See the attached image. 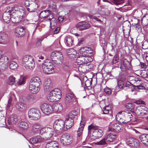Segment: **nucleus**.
Instances as JSON below:
<instances>
[{
  "label": "nucleus",
  "mask_w": 148,
  "mask_h": 148,
  "mask_svg": "<svg viewBox=\"0 0 148 148\" xmlns=\"http://www.w3.org/2000/svg\"><path fill=\"white\" fill-rule=\"evenodd\" d=\"M64 69L66 71V73H71L70 72V69L69 66L66 65H64Z\"/></svg>",
  "instance_id": "61"
},
{
  "label": "nucleus",
  "mask_w": 148,
  "mask_h": 148,
  "mask_svg": "<svg viewBox=\"0 0 148 148\" xmlns=\"http://www.w3.org/2000/svg\"><path fill=\"white\" fill-rule=\"evenodd\" d=\"M111 129L113 130H115L117 132L121 129V127L118 125L117 124L114 123L112 125ZM110 131H112V130H111ZM109 131H110V130H109Z\"/></svg>",
  "instance_id": "49"
},
{
  "label": "nucleus",
  "mask_w": 148,
  "mask_h": 148,
  "mask_svg": "<svg viewBox=\"0 0 148 148\" xmlns=\"http://www.w3.org/2000/svg\"><path fill=\"white\" fill-rule=\"evenodd\" d=\"M28 115L30 119L34 120L39 119L41 116L40 110L36 108L30 109L28 112Z\"/></svg>",
  "instance_id": "7"
},
{
  "label": "nucleus",
  "mask_w": 148,
  "mask_h": 148,
  "mask_svg": "<svg viewBox=\"0 0 148 148\" xmlns=\"http://www.w3.org/2000/svg\"><path fill=\"white\" fill-rule=\"evenodd\" d=\"M26 101L30 103H34L35 101V97L32 95H29L27 97Z\"/></svg>",
  "instance_id": "46"
},
{
  "label": "nucleus",
  "mask_w": 148,
  "mask_h": 148,
  "mask_svg": "<svg viewBox=\"0 0 148 148\" xmlns=\"http://www.w3.org/2000/svg\"><path fill=\"white\" fill-rule=\"evenodd\" d=\"M27 78V77L26 75H21L19 80V84L20 85L24 84L25 81Z\"/></svg>",
  "instance_id": "45"
},
{
  "label": "nucleus",
  "mask_w": 148,
  "mask_h": 148,
  "mask_svg": "<svg viewBox=\"0 0 148 148\" xmlns=\"http://www.w3.org/2000/svg\"><path fill=\"white\" fill-rule=\"evenodd\" d=\"M25 3L27 10L30 12H34L38 8V5L36 0H26Z\"/></svg>",
  "instance_id": "8"
},
{
  "label": "nucleus",
  "mask_w": 148,
  "mask_h": 148,
  "mask_svg": "<svg viewBox=\"0 0 148 148\" xmlns=\"http://www.w3.org/2000/svg\"><path fill=\"white\" fill-rule=\"evenodd\" d=\"M8 36L5 33L3 32H0V41L2 40H5L7 38ZM0 44H2V43L0 42Z\"/></svg>",
  "instance_id": "47"
},
{
  "label": "nucleus",
  "mask_w": 148,
  "mask_h": 148,
  "mask_svg": "<svg viewBox=\"0 0 148 148\" xmlns=\"http://www.w3.org/2000/svg\"><path fill=\"white\" fill-rule=\"evenodd\" d=\"M50 57L53 63L58 65L61 64L63 63V55L60 51L52 52L51 54Z\"/></svg>",
  "instance_id": "4"
},
{
  "label": "nucleus",
  "mask_w": 148,
  "mask_h": 148,
  "mask_svg": "<svg viewBox=\"0 0 148 148\" xmlns=\"http://www.w3.org/2000/svg\"><path fill=\"white\" fill-rule=\"evenodd\" d=\"M139 139L143 144L148 146V134L141 135L139 136Z\"/></svg>",
  "instance_id": "29"
},
{
  "label": "nucleus",
  "mask_w": 148,
  "mask_h": 148,
  "mask_svg": "<svg viewBox=\"0 0 148 148\" xmlns=\"http://www.w3.org/2000/svg\"><path fill=\"white\" fill-rule=\"evenodd\" d=\"M44 89L45 91H50L52 88L53 84L52 81L49 78L46 79L44 83Z\"/></svg>",
  "instance_id": "19"
},
{
  "label": "nucleus",
  "mask_w": 148,
  "mask_h": 148,
  "mask_svg": "<svg viewBox=\"0 0 148 148\" xmlns=\"http://www.w3.org/2000/svg\"><path fill=\"white\" fill-rule=\"evenodd\" d=\"M85 124V119L82 118L80 121L79 127L77 131V138L79 139H81L82 138V132L84 127Z\"/></svg>",
  "instance_id": "20"
},
{
  "label": "nucleus",
  "mask_w": 148,
  "mask_h": 148,
  "mask_svg": "<svg viewBox=\"0 0 148 148\" xmlns=\"http://www.w3.org/2000/svg\"><path fill=\"white\" fill-rule=\"evenodd\" d=\"M52 108L53 109V112L57 113H59L63 109L62 107L60 104H56L53 106Z\"/></svg>",
  "instance_id": "34"
},
{
  "label": "nucleus",
  "mask_w": 148,
  "mask_h": 148,
  "mask_svg": "<svg viewBox=\"0 0 148 148\" xmlns=\"http://www.w3.org/2000/svg\"><path fill=\"white\" fill-rule=\"evenodd\" d=\"M88 137H89L90 134L92 133V135L90 136V138L92 140L98 139L103 135V131L99 129L97 126L91 124L88 126Z\"/></svg>",
  "instance_id": "1"
},
{
  "label": "nucleus",
  "mask_w": 148,
  "mask_h": 148,
  "mask_svg": "<svg viewBox=\"0 0 148 148\" xmlns=\"http://www.w3.org/2000/svg\"><path fill=\"white\" fill-rule=\"evenodd\" d=\"M110 109V108L109 105L105 106L102 109V111L104 114H108L109 110Z\"/></svg>",
  "instance_id": "52"
},
{
  "label": "nucleus",
  "mask_w": 148,
  "mask_h": 148,
  "mask_svg": "<svg viewBox=\"0 0 148 148\" xmlns=\"http://www.w3.org/2000/svg\"><path fill=\"white\" fill-rule=\"evenodd\" d=\"M10 80L9 84L10 85L14 84L15 82V78L14 77L11 76L10 77Z\"/></svg>",
  "instance_id": "59"
},
{
  "label": "nucleus",
  "mask_w": 148,
  "mask_h": 148,
  "mask_svg": "<svg viewBox=\"0 0 148 148\" xmlns=\"http://www.w3.org/2000/svg\"><path fill=\"white\" fill-rule=\"evenodd\" d=\"M64 123V130H66L70 128L73 125L74 120L72 118H69L66 119Z\"/></svg>",
  "instance_id": "22"
},
{
  "label": "nucleus",
  "mask_w": 148,
  "mask_h": 148,
  "mask_svg": "<svg viewBox=\"0 0 148 148\" xmlns=\"http://www.w3.org/2000/svg\"><path fill=\"white\" fill-rule=\"evenodd\" d=\"M79 51L81 53H91L92 52V50L91 48L87 47H83L80 49Z\"/></svg>",
  "instance_id": "41"
},
{
  "label": "nucleus",
  "mask_w": 148,
  "mask_h": 148,
  "mask_svg": "<svg viewBox=\"0 0 148 148\" xmlns=\"http://www.w3.org/2000/svg\"><path fill=\"white\" fill-rule=\"evenodd\" d=\"M126 107L127 109L132 110L134 109V106L132 103H129L126 106Z\"/></svg>",
  "instance_id": "58"
},
{
  "label": "nucleus",
  "mask_w": 148,
  "mask_h": 148,
  "mask_svg": "<svg viewBox=\"0 0 148 148\" xmlns=\"http://www.w3.org/2000/svg\"><path fill=\"white\" fill-rule=\"evenodd\" d=\"M62 95L61 90L58 88H55L51 91L47 98L49 101H57L61 98Z\"/></svg>",
  "instance_id": "5"
},
{
  "label": "nucleus",
  "mask_w": 148,
  "mask_h": 148,
  "mask_svg": "<svg viewBox=\"0 0 148 148\" xmlns=\"http://www.w3.org/2000/svg\"><path fill=\"white\" fill-rule=\"evenodd\" d=\"M92 78H89L88 79L87 78V80H86L84 82V84H84L87 87H90L92 84Z\"/></svg>",
  "instance_id": "53"
},
{
  "label": "nucleus",
  "mask_w": 148,
  "mask_h": 148,
  "mask_svg": "<svg viewBox=\"0 0 148 148\" xmlns=\"http://www.w3.org/2000/svg\"><path fill=\"white\" fill-rule=\"evenodd\" d=\"M52 15L50 13L49 10H44L42 11L40 14V17L41 18H45L47 21L49 17H51Z\"/></svg>",
  "instance_id": "25"
},
{
  "label": "nucleus",
  "mask_w": 148,
  "mask_h": 148,
  "mask_svg": "<svg viewBox=\"0 0 148 148\" xmlns=\"http://www.w3.org/2000/svg\"><path fill=\"white\" fill-rule=\"evenodd\" d=\"M78 114V112H77L75 110H73L69 114V118L73 119V118H74L75 116H76Z\"/></svg>",
  "instance_id": "50"
},
{
  "label": "nucleus",
  "mask_w": 148,
  "mask_h": 148,
  "mask_svg": "<svg viewBox=\"0 0 148 148\" xmlns=\"http://www.w3.org/2000/svg\"><path fill=\"white\" fill-rule=\"evenodd\" d=\"M105 92L107 95H110L111 93L112 90L110 88L106 87L104 88Z\"/></svg>",
  "instance_id": "56"
},
{
  "label": "nucleus",
  "mask_w": 148,
  "mask_h": 148,
  "mask_svg": "<svg viewBox=\"0 0 148 148\" xmlns=\"http://www.w3.org/2000/svg\"><path fill=\"white\" fill-rule=\"evenodd\" d=\"M106 138H104L102 140H101L99 142H97L96 144L99 145H105L107 144V143L105 141Z\"/></svg>",
  "instance_id": "54"
},
{
  "label": "nucleus",
  "mask_w": 148,
  "mask_h": 148,
  "mask_svg": "<svg viewBox=\"0 0 148 148\" xmlns=\"http://www.w3.org/2000/svg\"><path fill=\"white\" fill-rule=\"evenodd\" d=\"M7 61L5 62V59L3 58H0V72H3L7 68L8 62V58L6 57Z\"/></svg>",
  "instance_id": "18"
},
{
  "label": "nucleus",
  "mask_w": 148,
  "mask_h": 148,
  "mask_svg": "<svg viewBox=\"0 0 148 148\" xmlns=\"http://www.w3.org/2000/svg\"><path fill=\"white\" fill-rule=\"evenodd\" d=\"M132 113L129 112L123 111L118 113L116 116V120L122 125H126L132 119Z\"/></svg>",
  "instance_id": "2"
},
{
  "label": "nucleus",
  "mask_w": 148,
  "mask_h": 148,
  "mask_svg": "<svg viewBox=\"0 0 148 148\" xmlns=\"http://www.w3.org/2000/svg\"><path fill=\"white\" fill-rule=\"evenodd\" d=\"M30 83L33 84L37 86H40L41 82L40 78L37 77H32L31 79Z\"/></svg>",
  "instance_id": "32"
},
{
  "label": "nucleus",
  "mask_w": 148,
  "mask_h": 148,
  "mask_svg": "<svg viewBox=\"0 0 148 148\" xmlns=\"http://www.w3.org/2000/svg\"><path fill=\"white\" fill-rule=\"evenodd\" d=\"M86 66V64L79 65L78 67V70L81 72L84 73L85 71V68Z\"/></svg>",
  "instance_id": "55"
},
{
  "label": "nucleus",
  "mask_w": 148,
  "mask_h": 148,
  "mask_svg": "<svg viewBox=\"0 0 148 148\" xmlns=\"http://www.w3.org/2000/svg\"><path fill=\"white\" fill-rule=\"evenodd\" d=\"M15 32L16 36H22L25 34V28L23 26H18L16 28Z\"/></svg>",
  "instance_id": "26"
},
{
  "label": "nucleus",
  "mask_w": 148,
  "mask_h": 148,
  "mask_svg": "<svg viewBox=\"0 0 148 148\" xmlns=\"http://www.w3.org/2000/svg\"><path fill=\"white\" fill-rule=\"evenodd\" d=\"M136 87L139 89H143L145 88V86L143 84H140L136 86Z\"/></svg>",
  "instance_id": "63"
},
{
  "label": "nucleus",
  "mask_w": 148,
  "mask_h": 148,
  "mask_svg": "<svg viewBox=\"0 0 148 148\" xmlns=\"http://www.w3.org/2000/svg\"><path fill=\"white\" fill-rule=\"evenodd\" d=\"M64 41L68 47L72 46L73 40L72 37L69 36H67L66 37Z\"/></svg>",
  "instance_id": "37"
},
{
  "label": "nucleus",
  "mask_w": 148,
  "mask_h": 148,
  "mask_svg": "<svg viewBox=\"0 0 148 148\" xmlns=\"http://www.w3.org/2000/svg\"><path fill=\"white\" fill-rule=\"evenodd\" d=\"M16 107L21 111H25L27 109L26 105L22 103H21L20 104L19 103L16 104Z\"/></svg>",
  "instance_id": "40"
},
{
  "label": "nucleus",
  "mask_w": 148,
  "mask_h": 148,
  "mask_svg": "<svg viewBox=\"0 0 148 148\" xmlns=\"http://www.w3.org/2000/svg\"><path fill=\"white\" fill-rule=\"evenodd\" d=\"M17 120V117L16 116L12 115L8 118V122L9 125H11L15 124Z\"/></svg>",
  "instance_id": "31"
},
{
  "label": "nucleus",
  "mask_w": 148,
  "mask_h": 148,
  "mask_svg": "<svg viewBox=\"0 0 148 148\" xmlns=\"http://www.w3.org/2000/svg\"><path fill=\"white\" fill-rule=\"evenodd\" d=\"M14 10H9L8 11L6 10L3 14V18L4 21L9 23L10 20H11L12 15L14 13Z\"/></svg>",
  "instance_id": "16"
},
{
  "label": "nucleus",
  "mask_w": 148,
  "mask_h": 148,
  "mask_svg": "<svg viewBox=\"0 0 148 148\" xmlns=\"http://www.w3.org/2000/svg\"><path fill=\"white\" fill-rule=\"evenodd\" d=\"M18 126L20 128L23 129H27L29 127L28 123L25 121H22L20 122L18 124Z\"/></svg>",
  "instance_id": "44"
},
{
  "label": "nucleus",
  "mask_w": 148,
  "mask_h": 148,
  "mask_svg": "<svg viewBox=\"0 0 148 148\" xmlns=\"http://www.w3.org/2000/svg\"><path fill=\"white\" fill-rule=\"evenodd\" d=\"M142 48L143 49H147L148 48V41L145 40L143 42Z\"/></svg>",
  "instance_id": "57"
},
{
  "label": "nucleus",
  "mask_w": 148,
  "mask_h": 148,
  "mask_svg": "<svg viewBox=\"0 0 148 148\" xmlns=\"http://www.w3.org/2000/svg\"><path fill=\"white\" fill-rule=\"evenodd\" d=\"M22 63L26 68L33 69L35 66V63L33 57L28 55L25 56L23 58Z\"/></svg>",
  "instance_id": "3"
},
{
  "label": "nucleus",
  "mask_w": 148,
  "mask_h": 148,
  "mask_svg": "<svg viewBox=\"0 0 148 148\" xmlns=\"http://www.w3.org/2000/svg\"><path fill=\"white\" fill-rule=\"evenodd\" d=\"M39 132L40 134L41 135L45 133H47V134H49V136L47 138V140L50 139L54 134V132L53 130L50 127H45L42 128L41 127Z\"/></svg>",
  "instance_id": "15"
},
{
  "label": "nucleus",
  "mask_w": 148,
  "mask_h": 148,
  "mask_svg": "<svg viewBox=\"0 0 148 148\" xmlns=\"http://www.w3.org/2000/svg\"><path fill=\"white\" fill-rule=\"evenodd\" d=\"M76 101V98L73 92H70L66 94L64 99L66 104L71 103Z\"/></svg>",
  "instance_id": "11"
},
{
  "label": "nucleus",
  "mask_w": 148,
  "mask_h": 148,
  "mask_svg": "<svg viewBox=\"0 0 148 148\" xmlns=\"http://www.w3.org/2000/svg\"><path fill=\"white\" fill-rule=\"evenodd\" d=\"M91 18L92 19H93L96 20L97 21L101 23H102V21L99 19L97 17L91 16Z\"/></svg>",
  "instance_id": "64"
},
{
  "label": "nucleus",
  "mask_w": 148,
  "mask_h": 148,
  "mask_svg": "<svg viewBox=\"0 0 148 148\" xmlns=\"http://www.w3.org/2000/svg\"><path fill=\"white\" fill-rule=\"evenodd\" d=\"M48 21H50V27L52 29H54L56 26L57 23L56 20L55 18H53V16L51 17H49Z\"/></svg>",
  "instance_id": "36"
},
{
  "label": "nucleus",
  "mask_w": 148,
  "mask_h": 148,
  "mask_svg": "<svg viewBox=\"0 0 148 148\" xmlns=\"http://www.w3.org/2000/svg\"><path fill=\"white\" fill-rule=\"evenodd\" d=\"M43 140V139L40 136H34L30 139V142L32 144L41 143Z\"/></svg>",
  "instance_id": "27"
},
{
  "label": "nucleus",
  "mask_w": 148,
  "mask_h": 148,
  "mask_svg": "<svg viewBox=\"0 0 148 148\" xmlns=\"http://www.w3.org/2000/svg\"><path fill=\"white\" fill-rule=\"evenodd\" d=\"M9 98L8 100V104L7 106L6 107V109L7 110L10 109L12 108V104L11 103L12 98L11 97V95H9Z\"/></svg>",
  "instance_id": "48"
},
{
  "label": "nucleus",
  "mask_w": 148,
  "mask_h": 148,
  "mask_svg": "<svg viewBox=\"0 0 148 148\" xmlns=\"http://www.w3.org/2000/svg\"><path fill=\"white\" fill-rule=\"evenodd\" d=\"M67 53L69 57L73 58H75L77 52L73 48H70L67 50Z\"/></svg>",
  "instance_id": "35"
},
{
  "label": "nucleus",
  "mask_w": 148,
  "mask_h": 148,
  "mask_svg": "<svg viewBox=\"0 0 148 148\" xmlns=\"http://www.w3.org/2000/svg\"><path fill=\"white\" fill-rule=\"evenodd\" d=\"M116 137V134L113 133H110L107 135L106 138L107 142L110 143L113 141Z\"/></svg>",
  "instance_id": "33"
},
{
  "label": "nucleus",
  "mask_w": 148,
  "mask_h": 148,
  "mask_svg": "<svg viewBox=\"0 0 148 148\" xmlns=\"http://www.w3.org/2000/svg\"><path fill=\"white\" fill-rule=\"evenodd\" d=\"M41 126L40 124L38 123H34L32 125V132L37 133L39 132Z\"/></svg>",
  "instance_id": "30"
},
{
  "label": "nucleus",
  "mask_w": 148,
  "mask_h": 148,
  "mask_svg": "<svg viewBox=\"0 0 148 148\" xmlns=\"http://www.w3.org/2000/svg\"><path fill=\"white\" fill-rule=\"evenodd\" d=\"M90 27V24L85 21L82 22L78 23L76 25V28L77 30H83L87 29Z\"/></svg>",
  "instance_id": "21"
},
{
  "label": "nucleus",
  "mask_w": 148,
  "mask_h": 148,
  "mask_svg": "<svg viewBox=\"0 0 148 148\" xmlns=\"http://www.w3.org/2000/svg\"><path fill=\"white\" fill-rule=\"evenodd\" d=\"M76 62L79 65L86 64V61L84 56L79 57L77 58L76 60Z\"/></svg>",
  "instance_id": "38"
},
{
  "label": "nucleus",
  "mask_w": 148,
  "mask_h": 148,
  "mask_svg": "<svg viewBox=\"0 0 148 148\" xmlns=\"http://www.w3.org/2000/svg\"><path fill=\"white\" fill-rule=\"evenodd\" d=\"M29 91L32 93L36 94L40 90V86H37L33 84L29 83Z\"/></svg>",
  "instance_id": "23"
},
{
  "label": "nucleus",
  "mask_w": 148,
  "mask_h": 148,
  "mask_svg": "<svg viewBox=\"0 0 148 148\" xmlns=\"http://www.w3.org/2000/svg\"><path fill=\"white\" fill-rule=\"evenodd\" d=\"M142 23L143 26H146L148 24V14H146L142 18Z\"/></svg>",
  "instance_id": "43"
},
{
  "label": "nucleus",
  "mask_w": 148,
  "mask_h": 148,
  "mask_svg": "<svg viewBox=\"0 0 148 148\" xmlns=\"http://www.w3.org/2000/svg\"><path fill=\"white\" fill-rule=\"evenodd\" d=\"M137 104H141L144 103V101L141 100H139L135 101V102Z\"/></svg>",
  "instance_id": "62"
},
{
  "label": "nucleus",
  "mask_w": 148,
  "mask_h": 148,
  "mask_svg": "<svg viewBox=\"0 0 148 148\" xmlns=\"http://www.w3.org/2000/svg\"><path fill=\"white\" fill-rule=\"evenodd\" d=\"M59 145L56 141H53L48 142L46 145L45 148H58Z\"/></svg>",
  "instance_id": "28"
},
{
  "label": "nucleus",
  "mask_w": 148,
  "mask_h": 148,
  "mask_svg": "<svg viewBox=\"0 0 148 148\" xmlns=\"http://www.w3.org/2000/svg\"><path fill=\"white\" fill-rule=\"evenodd\" d=\"M40 108L42 112L45 114H49L53 112V109L51 106L47 103H42L40 106Z\"/></svg>",
  "instance_id": "12"
},
{
  "label": "nucleus",
  "mask_w": 148,
  "mask_h": 148,
  "mask_svg": "<svg viewBox=\"0 0 148 148\" xmlns=\"http://www.w3.org/2000/svg\"><path fill=\"white\" fill-rule=\"evenodd\" d=\"M135 112L138 115L143 116L148 114V109L144 106H140L136 108Z\"/></svg>",
  "instance_id": "13"
},
{
  "label": "nucleus",
  "mask_w": 148,
  "mask_h": 148,
  "mask_svg": "<svg viewBox=\"0 0 148 148\" xmlns=\"http://www.w3.org/2000/svg\"><path fill=\"white\" fill-rule=\"evenodd\" d=\"M124 86V83L121 80L118 81L117 82V86L115 87V89L114 90V93L119 91L120 90V89L123 88Z\"/></svg>",
  "instance_id": "39"
},
{
  "label": "nucleus",
  "mask_w": 148,
  "mask_h": 148,
  "mask_svg": "<svg viewBox=\"0 0 148 148\" xmlns=\"http://www.w3.org/2000/svg\"><path fill=\"white\" fill-rule=\"evenodd\" d=\"M54 66L48 60H46L42 64V70L44 73L46 74H51L55 73Z\"/></svg>",
  "instance_id": "6"
},
{
  "label": "nucleus",
  "mask_w": 148,
  "mask_h": 148,
  "mask_svg": "<svg viewBox=\"0 0 148 148\" xmlns=\"http://www.w3.org/2000/svg\"><path fill=\"white\" fill-rule=\"evenodd\" d=\"M19 12L17 11L14 14L12 15L11 21L14 23H16L20 22L23 19V16Z\"/></svg>",
  "instance_id": "17"
},
{
  "label": "nucleus",
  "mask_w": 148,
  "mask_h": 148,
  "mask_svg": "<svg viewBox=\"0 0 148 148\" xmlns=\"http://www.w3.org/2000/svg\"><path fill=\"white\" fill-rule=\"evenodd\" d=\"M18 66V64L15 62L12 61L10 62V68L11 69H15Z\"/></svg>",
  "instance_id": "51"
},
{
  "label": "nucleus",
  "mask_w": 148,
  "mask_h": 148,
  "mask_svg": "<svg viewBox=\"0 0 148 148\" xmlns=\"http://www.w3.org/2000/svg\"><path fill=\"white\" fill-rule=\"evenodd\" d=\"M119 59L118 56L117 55H115L114 57L112 60L113 64L116 63L118 61Z\"/></svg>",
  "instance_id": "60"
},
{
  "label": "nucleus",
  "mask_w": 148,
  "mask_h": 148,
  "mask_svg": "<svg viewBox=\"0 0 148 148\" xmlns=\"http://www.w3.org/2000/svg\"><path fill=\"white\" fill-rule=\"evenodd\" d=\"M60 140L61 143L63 145H69L73 143V138L71 135L69 134H65L62 136Z\"/></svg>",
  "instance_id": "9"
},
{
  "label": "nucleus",
  "mask_w": 148,
  "mask_h": 148,
  "mask_svg": "<svg viewBox=\"0 0 148 148\" xmlns=\"http://www.w3.org/2000/svg\"><path fill=\"white\" fill-rule=\"evenodd\" d=\"M64 123L61 119L57 120L53 123V127L54 130L57 132H60L62 130H64Z\"/></svg>",
  "instance_id": "10"
},
{
  "label": "nucleus",
  "mask_w": 148,
  "mask_h": 148,
  "mask_svg": "<svg viewBox=\"0 0 148 148\" xmlns=\"http://www.w3.org/2000/svg\"><path fill=\"white\" fill-rule=\"evenodd\" d=\"M79 75L78 76L77 75H74L75 77H76L79 78V79L80 80L82 85H83L84 84V82L86 80H87V77L84 75Z\"/></svg>",
  "instance_id": "42"
},
{
  "label": "nucleus",
  "mask_w": 148,
  "mask_h": 148,
  "mask_svg": "<svg viewBox=\"0 0 148 148\" xmlns=\"http://www.w3.org/2000/svg\"><path fill=\"white\" fill-rule=\"evenodd\" d=\"M127 144L132 148H137L139 146V141L134 138H130L127 141Z\"/></svg>",
  "instance_id": "14"
},
{
  "label": "nucleus",
  "mask_w": 148,
  "mask_h": 148,
  "mask_svg": "<svg viewBox=\"0 0 148 148\" xmlns=\"http://www.w3.org/2000/svg\"><path fill=\"white\" fill-rule=\"evenodd\" d=\"M120 68L122 71H125L128 69V67L130 65V63L127 60L125 59L121 61L120 62Z\"/></svg>",
  "instance_id": "24"
}]
</instances>
